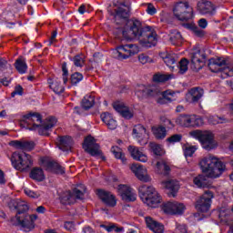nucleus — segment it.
<instances>
[{
    "mask_svg": "<svg viewBox=\"0 0 233 233\" xmlns=\"http://www.w3.org/2000/svg\"><path fill=\"white\" fill-rule=\"evenodd\" d=\"M156 171L157 174H164V176H167V174L170 172V167L165 162H157Z\"/></svg>",
    "mask_w": 233,
    "mask_h": 233,
    "instance_id": "47",
    "label": "nucleus"
},
{
    "mask_svg": "<svg viewBox=\"0 0 233 233\" xmlns=\"http://www.w3.org/2000/svg\"><path fill=\"white\" fill-rule=\"evenodd\" d=\"M9 146L16 150H23V152L30 149V142L25 140H12L9 142Z\"/></svg>",
    "mask_w": 233,
    "mask_h": 233,
    "instance_id": "34",
    "label": "nucleus"
},
{
    "mask_svg": "<svg viewBox=\"0 0 233 233\" xmlns=\"http://www.w3.org/2000/svg\"><path fill=\"white\" fill-rule=\"evenodd\" d=\"M127 150L135 161H140V163H147L148 161V157L143 152V149L135 146H129Z\"/></svg>",
    "mask_w": 233,
    "mask_h": 233,
    "instance_id": "21",
    "label": "nucleus"
},
{
    "mask_svg": "<svg viewBox=\"0 0 233 233\" xmlns=\"http://www.w3.org/2000/svg\"><path fill=\"white\" fill-rule=\"evenodd\" d=\"M175 66H177L180 74H185V72L188 70V60L183 58L179 61L178 65L176 64Z\"/></svg>",
    "mask_w": 233,
    "mask_h": 233,
    "instance_id": "51",
    "label": "nucleus"
},
{
    "mask_svg": "<svg viewBox=\"0 0 233 233\" xmlns=\"http://www.w3.org/2000/svg\"><path fill=\"white\" fill-rule=\"evenodd\" d=\"M204 91L200 87L191 88L186 95L187 103H198L203 97Z\"/></svg>",
    "mask_w": 233,
    "mask_h": 233,
    "instance_id": "26",
    "label": "nucleus"
},
{
    "mask_svg": "<svg viewBox=\"0 0 233 233\" xmlns=\"http://www.w3.org/2000/svg\"><path fill=\"white\" fill-rule=\"evenodd\" d=\"M197 12L200 14V15H215L216 8H214V5L211 2L201 0L197 5Z\"/></svg>",
    "mask_w": 233,
    "mask_h": 233,
    "instance_id": "20",
    "label": "nucleus"
},
{
    "mask_svg": "<svg viewBox=\"0 0 233 233\" xmlns=\"http://www.w3.org/2000/svg\"><path fill=\"white\" fill-rule=\"evenodd\" d=\"M198 26L200 28L205 29V28H207V26H208V22L207 21V19L201 18L198 20Z\"/></svg>",
    "mask_w": 233,
    "mask_h": 233,
    "instance_id": "63",
    "label": "nucleus"
},
{
    "mask_svg": "<svg viewBox=\"0 0 233 233\" xmlns=\"http://www.w3.org/2000/svg\"><path fill=\"white\" fill-rule=\"evenodd\" d=\"M139 194L143 203L147 205V207H151V208H157L159 203H161V196L152 186H142L139 188Z\"/></svg>",
    "mask_w": 233,
    "mask_h": 233,
    "instance_id": "5",
    "label": "nucleus"
},
{
    "mask_svg": "<svg viewBox=\"0 0 233 233\" xmlns=\"http://www.w3.org/2000/svg\"><path fill=\"white\" fill-rule=\"evenodd\" d=\"M149 148L155 156H164L165 154V149L163 148V146L155 143V142H150L149 143Z\"/></svg>",
    "mask_w": 233,
    "mask_h": 233,
    "instance_id": "41",
    "label": "nucleus"
},
{
    "mask_svg": "<svg viewBox=\"0 0 233 233\" xmlns=\"http://www.w3.org/2000/svg\"><path fill=\"white\" fill-rule=\"evenodd\" d=\"M71 61H73L75 66L78 68H83L85 66V56L83 55H76L73 58H71Z\"/></svg>",
    "mask_w": 233,
    "mask_h": 233,
    "instance_id": "49",
    "label": "nucleus"
},
{
    "mask_svg": "<svg viewBox=\"0 0 233 233\" xmlns=\"http://www.w3.org/2000/svg\"><path fill=\"white\" fill-rule=\"evenodd\" d=\"M130 5L122 3L119 6L115 9V18L116 19H128L130 17Z\"/></svg>",
    "mask_w": 233,
    "mask_h": 233,
    "instance_id": "28",
    "label": "nucleus"
},
{
    "mask_svg": "<svg viewBox=\"0 0 233 233\" xmlns=\"http://www.w3.org/2000/svg\"><path fill=\"white\" fill-rule=\"evenodd\" d=\"M49 86L55 94H63L65 92V87L61 85V82L55 80L54 82H49Z\"/></svg>",
    "mask_w": 233,
    "mask_h": 233,
    "instance_id": "46",
    "label": "nucleus"
},
{
    "mask_svg": "<svg viewBox=\"0 0 233 233\" xmlns=\"http://www.w3.org/2000/svg\"><path fill=\"white\" fill-rule=\"evenodd\" d=\"M173 13L178 21H188L192 19L193 9L188 2H178L175 5Z\"/></svg>",
    "mask_w": 233,
    "mask_h": 233,
    "instance_id": "10",
    "label": "nucleus"
},
{
    "mask_svg": "<svg viewBox=\"0 0 233 233\" xmlns=\"http://www.w3.org/2000/svg\"><path fill=\"white\" fill-rule=\"evenodd\" d=\"M133 137L137 139L139 145H147L150 137V134L147 127L141 124H138L133 127Z\"/></svg>",
    "mask_w": 233,
    "mask_h": 233,
    "instance_id": "13",
    "label": "nucleus"
},
{
    "mask_svg": "<svg viewBox=\"0 0 233 233\" xmlns=\"http://www.w3.org/2000/svg\"><path fill=\"white\" fill-rule=\"evenodd\" d=\"M82 79H83V74L79 72H76L71 76V84L77 85V83H81Z\"/></svg>",
    "mask_w": 233,
    "mask_h": 233,
    "instance_id": "52",
    "label": "nucleus"
},
{
    "mask_svg": "<svg viewBox=\"0 0 233 233\" xmlns=\"http://www.w3.org/2000/svg\"><path fill=\"white\" fill-rule=\"evenodd\" d=\"M177 123L180 127H185L186 128H190L194 127H202L203 118L196 116V115H181L177 119Z\"/></svg>",
    "mask_w": 233,
    "mask_h": 233,
    "instance_id": "12",
    "label": "nucleus"
},
{
    "mask_svg": "<svg viewBox=\"0 0 233 233\" xmlns=\"http://www.w3.org/2000/svg\"><path fill=\"white\" fill-rule=\"evenodd\" d=\"M108 232H117V233H123L125 232V228L123 227H118L116 224H113L110 226L109 228H107Z\"/></svg>",
    "mask_w": 233,
    "mask_h": 233,
    "instance_id": "55",
    "label": "nucleus"
},
{
    "mask_svg": "<svg viewBox=\"0 0 233 233\" xmlns=\"http://www.w3.org/2000/svg\"><path fill=\"white\" fill-rule=\"evenodd\" d=\"M20 127L21 128H25V130L30 129V113L24 115L20 119Z\"/></svg>",
    "mask_w": 233,
    "mask_h": 233,
    "instance_id": "50",
    "label": "nucleus"
},
{
    "mask_svg": "<svg viewBox=\"0 0 233 233\" xmlns=\"http://www.w3.org/2000/svg\"><path fill=\"white\" fill-rule=\"evenodd\" d=\"M185 204L179 202H167L163 205L162 210L170 216H181L185 212Z\"/></svg>",
    "mask_w": 233,
    "mask_h": 233,
    "instance_id": "14",
    "label": "nucleus"
},
{
    "mask_svg": "<svg viewBox=\"0 0 233 233\" xmlns=\"http://www.w3.org/2000/svg\"><path fill=\"white\" fill-rule=\"evenodd\" d=\"M208 68L215 74H220V77H233V66H227V59L224 57L211 58L208 62Z\"/></svg>",
    "mask_w": 233,
    "mask_h": 233,
    "instance_id": "4",
    "label": "nucleus"
},
{
    "mask_svg": "<svg viewBox=\"0 0 233 233\" xmlns=\"http://www.w3.org/2000/svg\"><path fill=\"white\" fill-rule=\"evenodd\" d=\"M10 66V64H8V61L5 59L4 57L0 56V70L1 72L6 70Z\"/></svg>",
    "mask_w": 233,
    "mask_h": 233,
    "instance_id": "58",
    "label": "nucleus"
},
{
    "mask_svg": "<svg viewBox=\"0 0 233 233\" xmlns=\"http://www.w3.org/2000/svg\"><path fill=\"white\" fill-rule=\"evenodd\" d=\"M15 96H23V86H17L15 87L14 92L11 93V97H15Z\"/></svg>",
    "mask_w": 233,
    "mask_h": 233,
    "instance_id": "61",
    "label": "nucleus"
},
{
    "mask_svg": "<svg viewBox=\"0 0 233 233\" xmlns=\"http://www.w3.org/2000/svg\"><path fill=\"white\" fill-rule=\"evenodd\" d=\"M43 165L47 168V170H52L56 174H65V167H61L56 162L47 161L44 162Z\"/></svg>",
    "mask_w": 233,
    "mask_h": 233,
    "instance_id": "35",
    "label": "nucleus"
},
{
    "mask_svg": "<svg viewBox=\"0 0 233 233\" xmlns=\"http://www.w3.org/2000/svg\"><path fill=\"white\" fill-rule=\"evenodd\" d=\"M229 216H230V209L227 208H221L218 210V218L220 221H222L223 223H227L228 221Z\"/></svg>",
    "mask_w": 233,
    "mask_h": 233,
    "instance_id": "48",
    "label": "nucleus"
},
{
    "mask_svg": "<svg viewBox=\"0 0 233 233\" xmlns=\"http://www.w3.org/2000/svg\"><path fill=\"white\" fill-rule=\"evenodd\" d=\"M199 167L203 174L208 177H219L225 172L226 166L214 155H208L199 161Z\"/></svg>",
    "mask_w": 233,
    "mask_h": 233,
    "instance_id": "2",
    "label": "nucleus"
},
{
    "mask_svg": "<svg viewBox=\"0 0 233 233\" xmlns=\"http://www.w3.org/2000/svg\"><path fill=\"white\" fill-rule=\"evenodd\" d=\"M83 148L90 156L96 157L101 155V150L99 149V144L96 143V138L91 136H88L85 138Z\"/></svg>",
    "mask_w": 233,
    "mask_h": 233,
    "instance_id": "16",
    "label": "nucleus"
},
{
    "mask_svg": "<svg viewBox=\"0 0 233 233\" xmlns=\"http://www.w3.org/2000/svg\"><path fill=\"white\" fill-rule=\"evenodd\" d=\"M130 169L133 174H135L136 177L139 179V181H143L144 183H148L151 181L150 176L148 175V170L144 166L133 164L131 165Z\"/></svg>",
    "mask_w": 233,
    "mask_h": 233,
    "instance_id": "18",
    "label": "nucleus"
},
{
    "mask_svg": "<svg viewBox=\"0 0 233 233\" xmlns=\"http://www.w3.org/2000/svg\"><path fill=\"white\" fill-rule=\"evenodd\" d=\"M11 162L16 170H21V172H28L30 170V157L28 154L23 152H14L11 157Z\"/></svg>",
    "mask_w": 233,
    "mask_h": 233,
    "instance_id": "8",
    "label": "nucleus"
},
{
    "mask_svg": "<svg viewBox=\"0 0 233 233\" xmlns=\"http://www.w3.org/2000/svg\"><path fill=\"white\" fill-rule=\"evenodd\" d=\"M86 188L80 185L76 187L73 192L66 191L60 196V201L63 205H72L76 203V199H83Z\"/></svg>",
    "mask_w": 233,
    "mask_h": 233,
    "instance_id": "9",
    "label": "nucleus"
},
{
    "mask_svg": "<svg viewBox=\"0 0 233 233\" xmlns=\"http://www.w3.org/2000/svg\"><path fill=\"white\" fill-rule=\"evenodd\" d=\"M160 57L163 59L164 63L174 71L176 68V63L177 62V55L173 52H162L160 53Z\"/></svg>",
    "mask_w": 233,
    "mask_h": 233,
    "instance_id": "25",
    "label": "nucleus"
},
{
    "mask_svg": "<svg viewBox=\"0 0 233 233\" xmlns=\"http://www.w3.org/2000/svg\"><path fill=\"white\" fill-rule=\"evenodd\" d=\"M113 107L118 114H120L125 119H132L134 117V113L128 106H125V103L123 102H115L113 104Z\"/></svg>",
    "mask_w": 233,
    "mask_h": 233,
    "instance_id": "24",
    "label": "nucleus"
},
{
    "mask_svg": "<svg viewBox=\"0 0 233 233\" xmlns=\"http://www.w3.org/2000/svg\"><path fill=\"white\" fill-rule=\"evenodd\" d=\"M122 34L126 39H132V37L139 39L142 46L147 48H152L157 45V34L154 27L149 25L143 27V23L137 18L130 19Z\"/></svg>",
    "mask_w": 233,
    "mask_h": 233,
    "instance_id": "1",
    "label": "nucleus"
},
{
    "mask_svg": "<svg viewBox=\"0 0 233 233\" xmlns=\"http://www.w3.org/2000/svg\"><path fill=\"white\" fill-rule=\"evenodd\" d=\"M182 137H183L181 135L176 134V135H173L170 137H168L167 139V143H171L172 145H174V143H179V141H181Z\"/></svg>",
    "mask_w": 233,
    "mask_h": 233,
    "instance_id": "54",
    "label": "nucleus"
},
{
    "mask_svg": "<svg viewBox=\"0 0 233 233\" xmlns=\"http://www.w3.org/2000/svg\"><path fill=\"white\" fill-rule=\"evenodd\" d=\"M63 81L64 84L68 83V68H66V63L62 65Z\"/></svg>",
    "mask_w": 233,
    "mask_h": 233,
    "instance_id": "57",
    "label": "nucleus"
},
{
    "mask_svg": "<svg viewBox=\"0 0 233 233\" xmlns=\"http://www.w3.org/2000/svg\"><path fill=\"white\" fill-rule=\"evenodd\" d=\"M136 94L137 97H154L159 94V91L154 86H138Z\"/></svg>",
    "mask_w": 233,
    "mask_h": 233,
    "instance_id": "23",
    "label": "nucleus"
},
{
    "mask_svg": "<svg viewBox=\"0 0 233 233\" xmlns=\"http://www.w3.org/2000/svg\"><path fill=\"white\" fill-rule=\"evenodd\" d=\"M15 67L19 72V74H26V70H28V66L26 65V61L23 58H18L15 62Z\"/></svg>",
    "mask_w": 233,
    "mask_h": 233,
    "instance_id": "38",
    "label": "nucleus"
},
{
    "mask_svg": "<svg viewBox=\"0 0 233 233\" xmlns=\"http://www.w3.org/2000/svg\"><path fill=\"white\" fill-rule=\"evenodd\" d=\"M228 122H230V120L225 116H210L208 117V123H210V125H219V124L223 125Z\"/></svg>",
    "mask_w": 233,
    "mask_h": 233,
    "instance_id": "42",
    "label": "nucleus"
},
{
    "mask_svg": "<svg viewBox=\"0 0 233 233\" xmlns=\"http://www.w3.org/2000/svg\"><path fill=\"white\" fill-rule=\"evenodd\" d=\"M176 76L174 74H156L153 76V81L155 83H167V81H170V79H174Z\"/></svg>",
    "mask_w": 233,
    "mask_h": 233,
    "instance_id": "36",
    "label": "nucleus"
},
{
    "mask_svg": "<svg viewBox=\"0 0 233 233\" xmlns=\"http://www.w3.org/2000/svg\"><path fill=\"white\" fill-rule=\"evenodd\" d=\"M193 33L195 34V35H197V37H203V35H205L203 30L198 27L193 28Z\"/></svg>",
    "mask_w": 233,
    "mask_h": 233,
    "instance_id": "64",
    "label": "nucleus"
},
{
    "mask_svg": "<svg viewBox=\"0 0 233 233\" xmlns=\"http://www.w3.org/2000/svg\"><path fill=\"white\" fill-rule=\"evenodd\" d=\"M162 98L157 99V103L160 105H165V103H172V101H176L177 99V92L167 89L161 93Z\"/></svg>",
    "mask_w": 233,
    "mask_h": 233,
    "instance_id": "29",
    "label": "nucleus"
},
{
    "mask_svg": "<svg viewBox=\"0 0 233 233\" xmlns=\"http://www.w3.org/2000/svg\"><path fill=\"white\" fill-rule=\"evenodd\" d=\"M43 123V116L41 114L37 112H31L30 113V130H38L41 128V125Z\"/></svg>",
    "mask_w": 233,
    "mask_h": 233,
    "instance_id": "31",
    "label": "nucleus"
},
{
    "mask_svg": "<svg viewBox=\"0 0 233 233\" xmlns=\"http://www.w3.org/2000/svg\"><path fill=\"white\" fill-rule=\"evenodd\" d=\"M117 194L120 196L121 199L123 201L130 202V201H136L137 195L136 191L130 186L120 184L116 187Z\"/></svg>",
    "mask_w": 233,
    "mask_h": 233,
    "instance_id": "15",
    "label": "nucleus"
},
{
    "mask_svg": "<svg viewBox=\"0 0 233 233\" xmlns=\"http://www.w3.org/2000/svg\"><path fill=\"white\" fill-rule=\"evenodd\" d=\"M56 125H57V119L54 116H47L44 123L41 124L38 134H40V136H48V131L54 128Z\"/></svg>",
    "mask_w": 233,
    "mask_h": 233,
    "instance_id": "22",
    "label": "nucleus"
},
{
    "mask_svg": "<svg viewBox=\"0 0 233 233\" xmlns=\"http://www.w3.org/2000/svg\"><path fill=\"white\" fill-rule=\"evenodd\" d=\"M152 132L157 139L167 137V129L164 127H153Z\"/></svg>",
    "mask_w": 233,
    "mask_h": 233,
    "instance_id": "40",
    "label": "nucleus"
},
{
    "mask_svg": "<svg viewBox=\"0 0 233 233\" xmlns=\"http://www.w3.org/2000/svg\"><path fill=\"white\" fill-rule=\"evenodd\" d=\"M96 194L99 199H101V201L106 207L114 208V207L117 205V198L116 197V195L112 194V192L106 191L105 189H98L96 191Z\"/></svg>",
    "mask_w": 233,
    "mask_h": 233,
    "instance_id": "17",
    "label": "nucleus"
},
{
    "mask_svg": "<svg viewBox=\"0 0 233 233\" xmlns=\"http://www.w3.org/2000/svg\"><path fill=\"white\" fill-rule=\"evenodd\" d=\"M169 39L172 45H177V43H181V41H183V36L179 31L171 30L169 34Z\"/></svg>",
    "mask_w": 233,
    "mask_h": 233,
    "instance_id": "43",
    "label": "nucleus"
},
{
    "mask_svg": "<svg viewBox=\"0 0 233 233\" xmlns=\"http://www.w3.org/2000/svg\"><path fill=\"white\" fill-rule=\"evenodd\" d=\"M138 61L142 65H147V63H152V58H150L147 55L142 54V55L138 56Z\"/></svg>",
    "mask_w": 233,
    "mask_h": 233,
    "instance_id": "56",
    "label": "nucleus"
},
{
    "mask_svg": "<svg viewBox=\"0 0 233 233\" xmlns=\"http://www.w3.org/2000/svg\"><path fill=\"white\" fill-rule=\"evenodd\" d=\"M96 103V98L94 95H86L82 99V107H84L85 110H89V108H92Z\"/></svg>",
    "mask_w": 233,
    "mask_h": 233,
    "instance_id": "37",
    "label": "nucleus"
},
{
    "mask_svg": "<svg viewBox=\"0 0 233 233\" xmlns=\"http://www.w3.org/2000/svg\"><path fill=\"white\" fill-rule=\"evenodd\" d=\"M111 152L112 154H114L116 159H120L124 164L127 163V157H125V154H123V151L121 150V148H119V147H113L111 148Z\"/></svg>",
    "mask_w": 233,
    "mask_h": 233,
    "instance_id": "45",
    "label": "nucleus"
},
{
    "mask_svg": "<svg viewBox=\"0 0 233 233\" xmlns=\"http://www.w3.org/2000/svg\"><path fill=\"white\" fill-rule=\"evenodd\" d=\"M175 233H187V226L185 224H176Z\"/></svg>",
    "mask_w": 233,
    "mask_h": 233,
    "instance_id": "59",
    "label": "nucleus"
},
{
    "mask_svg": "<svg viewBox=\"0 0 233 233\" xmlns=\"http://www.w3.org/2000/svg\"><path fill=\"white\" fill-rule=\"evenodd\" d=\"M64 228H66V230H68V232H73V230H76L74 222H66L64 224Z\"/></svg>",
    "mask_w": 233,
    "mask_h": 233,
    "instance_id": "62",
    "label": "nucleus"
},
{
    "mask_svg": "<svg viewBox=\"0 0 233 233\" xmlns=\"http://www.w3.org/2000/svg\"><path fill=\"white\" fill-rule=\"evenodd\" d=\"M13 206L16 210V215L11 218L12 225L23 227L25 228V232H30V215L26 214L29 208L28 204L24 200H15Z\"/></svg>",
    "mask_w": 233,
    "mask_h": 233,
    "instance_id": "3",
    "label": "nucleus"
},
{
    "mask_svg": "<svg viewBox=\"0 0 233 233\" xmlns=\"http://www.w3.org/2000/svg\"><path fill=\"white\" fill-rule=\"evenodd\" d=\"M214 198V193L210 190L205 191V193L197 200L195 205L196 210L201 214H207L210 210V206L212 205V199Z\"/></svg>",
    "mask_w": 233,
    "mask_h": 233,
    "instance_id": "11",
    "label": "nucleus"
},
{
    "mask_svg": "<svg viewBox=\"0 0 233 233\" xmlns=\"http://www.w3.org/2000/svg\"><path fill=\"white\" fill-rule=\"evenodd\" d=\"M146 12L149 15H154L157 13V10L156 9V7L154 6V5L152 4H147V7L146 9Z\"/></svg>",
    "mask_w": 233,
    "mask_h": 233,
    "instance_id": "60",
    "label": "nucleus"
},
{
    "mask_svg": "<svg viewBox=\"0 0 233 233\" xmlns=\"http://www.w3.org/2000/svg\"><path fill=\"white\" fill-rule=\"evenodd\" d=\"M197 148L194 146H188L186 147L184 149V156L186 157H192L194 156V153L196 152Z\"/></svg>",
    "mask_w": 233,
    "mask_h": 233,
    "instance_id": "53",
    "label": "nucleus"
},
{
    "mask_svg": "<svg viewBox=\"0 0 233 233\" xmlns=\"http://www.w3.org/2000/svg\"><path fill=\"white\" fill-rule=\"evenodd\" d=\"M31 177L32 179H35V181H43L45 179V173L43 172V169L35 167L31 171Z\"/></svg>",
    "mask_w": 233,
    "mask_h": 233,
    "instance_id": "44",
    "label": "nucleus"
},
{
    "mask_svg": "<svg viewBox=\"0 0 233 233\" xmlns=\"http://www.w3.org/2000/svg\"><path fill=\"white\" fill-rule=\"evenodd\" d=\"M56 145L63 152H68L72 148V145H74V140L70 137H60L57 138Z\"/></svg>",
    "mask_w": 233,
    "mask_h": 233,
    "instance_id": "30",
    "label": "nucleus"
},
{
    "mask_svg": "<svg viewBox=\"0 0 233 233\" xmlns=\"http://www.w3.org/2000/svg\"><path fill=\"white\" fill-rule=\"evenodd\" d=\"M100 117L109 130H116V128H117V122L110 113H103Z\"/></svg>",
    "mask_w": 233,
    "mask_h": 233,
    "instance_id": "33",
    "label": "nucleus"
},
{
    "mask_svg": "<svg viewBox=\"0 0 233 233\" xmlns=\"http://www.w3.org/2000/svg\"><path fill=\"white\" fill-rule=\"evenodd\" d=\"M194 185L198 187V188H205L208 185V181L207 180V177L204 175H198L193 179Z\"/></svg>",
    "mask_w": 233,
    "mask_h": 233,
    "instance_id": "39",
    "label": "nucleus"
},
{
    "mask_svg": "<svg viewBox=\"0 0 233 233\" xmlns=\"http://www.w3.org/2000/svg\"><path fill=\"white\" fill-rule=\"evenodd\" d=\"M205 55L201 53L198 47H195L191 51V63L195 70H201L205 65Z\"/></svg>",
    "mask_w": 233,
    "mask_h": 233,
    "instance_id": "19",
    "label": "nucleus"
},
{
    "mask_svg": "<svg viewBox=\"0 0 233 233\" xmlns=\"http://www.w3.org/2000/svg\"><path fill=\"white\" fill-rule=\"evenodd\" d=\"M191 137L198 139L205 150H212L218 147L214 140V134L210 131L195 130L189 133Z\"/></svg>",
    "mask_w": 233,
    "mask_h": 233,
    "instance_id": "6",
    "label": "nucleus"
},
{
    "mask_svg": "<svg viewBox=\"0 0 233 233\" xmlns=\"http://www.w3.org/2000/svg\"><path fill=\"white\" fill-rule=\"evenodd\" d=\"M136 54H139V47L134 44L120 46L113 50V57L119 61L128 59L132 56H136Z\"/></svg>",
    "mask_w": 233,
    "mask_h": 233,
    "instance_id": "7",
    "label": "nucleus"
},
{
    "mask_svg": "<svg viewBox=\"0 0 233 233\" xmlns=\"http://www.w3.org/2000/svg\"><path fill=\"white\" fill-rule=\"evenodd\" d=\"M162 186L164 188H167V190H169L172 198H176V194H177V190H179V182L177 180H166L162 182Z\"/></svg>",
    "mask_w": 233,
    "mask_h": 233,
    "instance_id": "32",
    "label": "nucleus"
},
{
    "mask_svg": "<svg viewBox=\"0 0 233 233\" xmlns=\"http://www.w3.org/2000/svg\"><path fill=\"white\" fill-rule=\"evenodd\" d=\"M146 225L149 230H152L154 233H164L165 226L163 224L154 220L151 217L145 218Z\"/></svg>",
    "mask_w": 233,
    "mask_h": 233,
    "instance_id": "27",
    "label": "nucleus"
}]
</instances>
